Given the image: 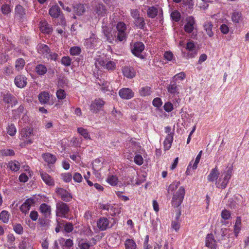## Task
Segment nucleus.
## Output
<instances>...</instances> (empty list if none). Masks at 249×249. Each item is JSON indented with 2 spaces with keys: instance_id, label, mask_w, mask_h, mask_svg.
<instances>
[{
  "instance_id": "4c0bfd02",
  "label": "nucleus",
  "mask_w": 249,
  "mask_h": 249,
  "mask_svg": "<svg viewBox=\"0 0 249 249\" xmlns=\"http://www.w3.org/2000/svg\"><path fill=\"white\" fill-rule=\"evenodd\" d=\"M35 71L37 74L43 75L47 72V69L43 64H38L36 67Z\"/></svg>"
},
{
  "instance_id": "7ed1b4c3",
  "label": "nucleus",
  "mask_w": 249,
  "mask_h": 249,
  "mask_svg": "<svg viewBox=\"0 0 249 249\" xmlns=\"http://www.w3.org/2000/svg\"><path fill=\"white\" fill-rule=\"evenodd\" d=\"M186 23L184 26V30L186 33L190 34V36L195 38L197 36L196 25L194 18L190 16L186 19Z\"/></svg>"
},
{
  "instance_id": "4d7b16f0",
  "label": "nucleus",
  "mask_w": 249,
  "mask_h": 249,
  "mask_svg": "<svg viewBox=\"0 0 249 249\" xmlns=\"http://www.w3.org/2000/svg\"><path fill=\"white\" fill-rule=\"evenodd\" d=\"M13 230L15 232L18 234H21L23 232V227L19 224L14 225L13 226Z\"/></svg>"
},
{
  "instance_id": "052dcab7",
  "label": "nucleus",
  "mask_w": 249,
  "mask_h": 249,
  "mask_svg": "<svg viewBox=\"0 0 249 249\" xmlns=\"http://www.w3.org/2000/svg\"><path fill=\"white\" fill-rule=\"evenodd\" d=\"M129 145V147L130 146H132V149H130V150H132V152H136V150L134 149V148L136 147H140L139 145V143L135 142L134 140L133 139H131L128 143H127V145Z\"/></svg>"
},
{
  "instance_id": "39448f33",
  "label": "nucleus",
  "mask_w": 249,
  "mask_h": 249,
  "mask_svg": "<svg viewBox=\"0 0 249 249\" xmlns=\"http://www.w3.org/2000/svg\"><path fill=\"white\" fill-rule=\"evenodd\" d=\"M185 195V189L183 187H180L174 193L171 204L172 206L177 208L182 203Z\"/></svg>"
},
{
  "instance_id": "e2e57ef3",
  "label": "nucleus",
  "mask_w": 249,
  "mask_h": 249,
  "mask_svg": "<svg viewBox=\"0 0 249 249\" xmlns=\"http://www.w3.org/2000/svg\"><path fill=\"white\" fill-rule=\"evenodd\" d=\"M202 153V151H200L199 152V153L198 154V155H197V156L196 158L195 161L192 166L193 169L195 170L196 169V168L197 167V164L199 163L200 159L201 158Z\"/></svg>"
},
{
  "instance_id": "b1692460",
  "label": "nucleus",
  "mask_w": 249,
  "mask_h": 249,
  "mask_svg": "<svg viewBox=\"0 0 249 249\" xmlns=\"http://www.w3.org/2000/svg\"><path fill=\"white\" fill-rule=\"evenodd\" d=\"M231 20L235 24L242 22L243 17L241 12L234 11L231 14Z\"/></svg>"
},
{
  "instance_id": "0e129e2a",
  "label": "nucleus",
  "mask_w": 249,
  "mask_h": 249,
  "mask_svg": "<svg viewBox=\"0 0 249 249\" xmlns=\"http://www.w3.org/2000/svg\"><path fill=\"white\" fill-rule=\"evenodd\" d=\"M56 96L58 99L62 100L65 98L66 94L64 90L60 89L56 92Z\"/></svg>"
},
{
  "instance_id": "9b49d317",
  "label": "nucleus",
  "mask_w": 249,
  "mask_h": 249,
  "mask_svg": "<svg viewBox=\"0 0 249 249\" xmlns=\"http://www.w3.org/2000/svg\"><path fill=\"white\" fill-rule=\"evenodd\" d=\"M100 44V41L96 36L92 34L90 37L85 40L84 44L88 48L93 49L97 47Z\"/></svg>"
},
{
  "instance_id": "680f3d73",
  "label": "nucleus",
  "mask_w": 249,
  "mask_h": 249,
  "mask_svg": "<svg viewBox=\"0 0 249 249\" xmlns=\"http://www.w3.org/2000/svg\"><path fill=\"white\" fill-rule=\"evenodd\" d=\"M1 154L3 156H11L15 154L14 151L12 149H4L1 151Z\"/></svg>"
},
{
  "instance_id": "7c9ffc66",
  "label": "nucleus",
  "mask_w": 249,
  "mask_h": 249,
  "mask_svg": "<svg viewBox=\"0 0 249 249\" xmlns=\"http://www.w3.org/2000/svg\"><path fill=\"white\" fill-rule=\"evenodd\" d=\"M50 15L53 18L58 17L61 13V10L57 5L53 6L49 11Z\"/></svg>"
},
{
  "instance_id": "69168bd1",
  "label": "nucleus",
  "mask_w": 249,
  "mask_h": 249,
  "mask_svg": "<svg viewBox=\"0 0 249 249\" xmlns=\"http://www.w3.org/2000/svg\"><path fill=\"white\" fill-rule=\"evenodd\" d=\"M130 15L134 20L141 17L140 12L137 9H131Z\"/></svg>"
},
{
  "instance_id": "8fccbe9b",
  "label": "nucleus",
  "mask_w": 249,
  "mask_h": 249,
  "mask_svg": "<svg viewBox=\"0 0 249 249\" xmlns=\"http://www.w3.org/2000/svg\"><path fill=\"white\" fill-rule=\"evenodd\" d=\"M7 132L11 136L15 135L17 132V129L14 124H10L7 126Z\"/></svg>"
},
{
  "instance_id": "3c124183",
  "label": "nucleus",
  "mask_w": 249,
  "mask_h": 249,
  "mask_svg": "<svg viewBox=\"0 0 249 249\" xmlns=\"http://www.w3.org/2000/svg\"><path fill=\"white\" fill-rule=\"evenodd\" d=\"M107 182L112 186L117 185L118 178L115 176H109L107 178Z\"/></svg>"
},
{
  "instance_id": "aec40b11",
  "label": "nucleus",
  "mask_w": 249,
  "mask_h": 249,
  "mask_svg": "<svg viewBox=\"0 0 249 249\" xmlns=\"http://www.w3.org/2000/svg\"><path fill=\"white\" fill-rule=\"evenodd\" d=\"M14 82L18 88H23L27 85V78L23 75H18L15 77Z\"/></svg>"
},
{
  "instance_id": "774afa93",
  "label": "nucleus",
  "mask_w": 249,
  "mask_h": 249,
  "mask_svg": "<svg viewBox=\"0 0 249 249\" xmlns=\"http://www.w3.org/2000/svg\"><path fill=\"white\" fill-rule=\"evenodd\" d=\"M171 17L174 20L178 21L180 19V15L178 12L175 11L172 12L171 14Z\"/></svg>"
},
{
  "instance_id": "6ab92c4d",
  "label": "nucleus",
  "mask_w": 249,
  "mask_h": 249,
  "mask_svg": "<svg viewBox=\"0 0 249 249\" xmlns=\"http://www.w3.org/2000/svg\"><path fill=\"white\" fill-rule=\"evenodd\" d=\"M92 242H87L85 239H80L78 241V246L80 249H89L92 245L96 244V241L94 238L91 239Z\"/></svg>"
},
{
  "instance_id": "2eb2a0df",
  "label": "nucleus",
  "mask_w": 249,
  "mask_h": 249,
  "mask_svg": "<svg viewBox=\"0 0 249 249\" xmlns=\"http://www.w3.org/2000/svg\"><path fill=\"white\" fill-rule=\"evenodd\" d=\"M119 95L123 99L129 100L134 96V92L129 88H123L119 91Z\"/></svg>"
},
{
  "instance_id": "f704fd0d",
  "label": "nucleus",
  "mask_w": 249,
  "mask_h": 249,
  "mask_svg": "<svg viewBox=\"0 0 249 249\" xmlns=\"http://www.w3.org/2000/svg\"><path fill=\"white\" fill-rule=\"evenodd\" d=\"M50 99V95L48 92L43 91L38 95V100L41 104H46Z\"/></svg>"
},
{
  "instance_id": "13d9d810",
  "label": "nucleus",
  "mask_w": 249,
  "mask_h": 249,
  "mask_svg": "<svg viewBox=\"0 0 249 249\" xmlns=\"http://www.w3.org/2000/svg\"><path fill=\"white\" fill-rule=\"evenodd\" d=\"M61 63L65 66H69L71 63V59L69 56H64L61 60Z\"/></svg>"
},
{
  "instance_id": "a211bd4d",
  "label": "nucleus",
  "mask_w": 249,
  "mask_h": 249,
  "mask_svg": "<svg viewBox=\"0 0 249 249\" xmlns=\"http://www.w3.org/2000/svg\"><path fill=\"white\" fill-rule=\"evenodd\" d=\"M39 29L42 33L46 34H50L53 31L52 26L49 25L45 19L40 21Z\"/></svg>"
},
{
  "instance_id": "f8f14e48",
  "label": "nucleus",
  "mask_w": 249,
  "mask_h": 249,
  "mask_svg": "<svg viewBox=\"0 0 249 249\" xmlns=\"http://www.w3.org/2000/svg\"><path fill=\"white\" fill-rule=\"evenodd\" d=\"M185 48L188 52V58H193L196 55L197 53L196 46L193 41H188L186 44Z\"/></svg>"
},
{
  "instance_id": "de8ad7c7",
  "label": "nucleus",
  "mask_w": 249,
  "mask_h": 249,
  "mask_svg": "<svg viewBox=\"0 0 249 249\" xmlns=\"http://www.w3.org/2000/svg\"><path fill=\"white\" fill-rule=\"evenodd\" d=\"M78 132L82 135L85 139H90V136L87 129L83 127H79L77 128Z\"/></svg>"
},
{
  "instance_id": "58836bf2",
  "label": "nucleus",
  "mask_w": 249,
  "mask_h": 249,
  "mask_svg": "<svg viewBox=\"0 0 249 249\" xmlns=\"http://www.w3.org/2000/svg\"><path fill=\"white\" fill-rule=\"evenodd\" d=\"M158 13V9L154 6L148 7L147 15L149 18H154Z\"/></svg>"
},
{
  "instance_id": "393cba45",
  "label": "nucleus",
  "mask_w": 249,
  "mask_h": 249,
  "mask_svg": "<svg viewBox=\"0 0 249 249\" xmlns=\"http://www.w3.org/2000/svg\"><path fill=\"white\" fill-rule=\"evenodd\" d=\"M34 203V200L32 199H27L20 207V211L26 213L29 211L31 206Z\"/></svg>"
},
{
  "instance_id": "20e7f679",
  "label": "nucleus",
  "mask_w": 249,
  "mask_h": 249,
  "mask_svg": "<svg viewBox=\"0 0 249 249\" xmlns=\"http://www.w3.org/2000/svg\"><path fill=\"white\" fill-rule=\"evenodd\" d=\"M37 50L38 53L42 55L44 57L54 61L57 59L58 54L51 52L50 49L46 45L43 44H38L37 46Z\"/></svg>"
},
{
  "instance_id": "ddd939ff",
  "label": "nucleus",
  "mask_w": 249,
  "mask_h": 249,
  "mask_svg": "<svg viewBox=\"0 0 249 249\" xmlns=\"http://www.w3.org/2000/svg\"><path fill=\"white\" fill-rule=\"evenodd\" d=\"M144 44L141 42H137L134 43L131 48V51L133 54L135 56L140 57L142 58L143 57L141 54V53L144 50Z\"/></svg>"
},
{
  "instance_id": "79ce46f5",
  "label": "nucleus",
  "mask_w": 249,
  "mask_h": 249,
  "mask_svg": "<svg viewBox=\"0 0 249 249\" xmlns=\"http://www.w3.org/2000/svg\"><path fill=\"white\" fill-rule=\"evenodd\" d=\"M8 167L11 170L16 172L18 171L20 168V164L19 162L16 160L11 161L8 164Z\"/></svg>"
},
{
  "instance_id": "338daca9",
  "label": "nucleus",
  "mask_w": 249,
  "mask_h": 249,
  "mask_svg": "<svg viewBox=\"0 0 249 249\" xmlns=\"http://www.w3.org/2000/svg\"><path fill=\"white\" fill-rule=\"evenodd\" d=\"M219 29L221 32L225 35L228 34L230 31L229 26L225 24H222L219 27Z\"/></svg>"
},
{
  "instance_id": "37998d69",
  "label": "nucleus",
  "mask_w": 249,
  "mask_h": 249,
  "mask_svg": "<svg viewBox=\"0 0 249 249\" xmlns=\"http://www.w3.org/2000/svg\"><path fill=\"white\" fill-rule=\"evenodd\" d=\"M9 217L10 214L7 211H2L0 213V220L4 223L8 222Z\"/></svg>"
},
{
  "instance_id": "bb28decb",
  "label": "nucleus",
  "mask_w": 249,
  "mask_h": 249,
  "mask_svg": "<svg viewBox=\"0 0 249 249\" xmlns=\"http://www.w3.org/2000/svg\"><path fill=\"white\" fill-rule=\"evenodd\" d=\"M25 16V9L20 5H17L15 8V17L19 19H21L24 18Z\"/></svg>"
},
{
  "instance_id": "4be33fe9",
  "label": "nucleus",
  "mask_w": 249,
  "mask_h": 249,
  "mask_svg": "<svg viewBox=\"0 0 249 249\" xmlns=\"http://www.w3.org/2000/svg\"><path fill=\"white\" fill-rule=\"evenodd\" d=\"M39 211L45 217L50 218L51 208L49 205L45 203L41 204L39 207Z\"/></svg>"
},
{
  "instance_id": "ea45409f",
  "label": "nucleus",
  "mask_w": 249,
  "mask_h": 249,
  "mask_svg": "<svg viewBox=\"0 0 249 249\" xmlns=\"http://www.w3.org/2000/svg\"><path fill=\"white\" fill-rule=\"evenodd\" d=\"M12 6L9 4L4 3L1 6L0 10L4 15L10 14L12 10Z\"/></svg>"
},
{
  "instance_id": "f257e3e1",
  "label": "nucleus",
  "mask_w": 249,
  "mask_h": 249,
  "mask_svg": "<svg viewBox=\"0 0 249 249\" xmlns=\"http://www.w3.org/2000/svg\"><path fill=\"white\" fill-rule=\"evenodd\" d=\"M33 128L29 127L23 128L21 130L19 136V139L23 141L20 143L21 147L33 143L34 139L31 138L33 135Z\"/></svg>"
},
{
  "instance_id": "1a4fd4ad",
  "label": "nucleus",
  "mask_w": 249,
  "mask_h": 249,
  "mask_svg": "<svg viewBox=\"0 0 249 249\" xmlns=\"http://www.w3.org/2000/svg\"><path fill=\"white\" fill-rule=\"evenodd\" d=\"M69 211V208L66 203L59 202L56 204V213L57 216L66 217Z\"/></svg>"
},
{
  "instance_id": "473e14b6",
  "label": "nucleus",
  "mask_w": 249,
  "mask_h": 249,
  "mask_svg": "<svg viewBox=\"0 0 249 249\" xmlns=\"http://www.w3.org/2000/svg\"><path fill=\"white\" fill-rule=\"evenodd\" d=\"M219 173L217 167L213 169L208 176V179L210 181H213L217 179Z\"/></svg>"
},
{
  "instance_id": "2f4dec72",
  "label": "nucleus",
  "mask_w": 249,
  "mask_h": 249,
  "mask_svg": "<svg viewBox=\"0 0 249 249\" xmlns=\"http://www.w3.org/2000/svg\"><path fill=\"white\" fill-rule=\"evenodd\" d=\"M179 86L177 85L176 83L170 84L167 87V91L169 93L172 94H178L179 91Z\"/></svg>"
},
{
  "instance_id": "5701e85b",
  "label": "nucleus",
  "mask_w": 249,
  "mask_h": 249,
  "mask_svg": "<svg viewBox=\"0 0 249 249\" xmlns=\"http://www.w3.org/2000/svg\"><path fill=\"white\" fill-rule=\"evenodd\" d=\"M103 209L108 211H110V213L112 212L111 215L112 216L119 214L121 212V208L118 207L115 205H105L103 206Z\"/></svg>"
},
{
  "instance_id": "4468645a",
  "label": "nucleus",
  "mask_w": 249,
  "mask_h": 249,
  "mask_svg": "<svg viewBox=\"0 0 249 249\" xmlns=\"http://www.w3.org/2000/svg\"><path fill=\"white\" fill-rule=\"evenodd\" d=\"M93 5H95L94 12L99 17H104L107 14V9L105 6L99 2L95 1L93 2Z\"/></svg>"
},
{
  "instance_id": "423d86ee",
  "label": "nucleus",
  "mask_w": 249,
  "mask_h": 249,
  "mask_svg": "<svg viewBox=\"0 0 249 249\" xmlns=\"http://www.w3.org/2000/svg\"><path fill=\"white\" fill-rule=\"evenodd\" d=\"M96 67L100 68L102 67L108 70H114L116 68V63L114 61L108 60L107 58L100 57L95 62Z\"/></svg>"
},
{
  "instance_id": "bf43d9fd",
  "label": "nucleus",
  "mask_w": 249,
  "mask_h": 249,
  "mask_svg": "<svg viewBox=\"0 0 249 249\" xmlns=\"http://www.w3.org/2000/svg\"><path fill=\"white\" fill-rule=\"evenodd\" d=\"M163 108L166 112H170L173 110L174 106L172 103L170 102H167L164 104Z\"/></svg>"
},
{
  "instance_id": "5fc2aeb1",
  "label": "nucleus",
  "mask_w": 249,
  "mask_h": 249,
  "mask_svg": "<svg viewBox=\"0 0 249 249\" xmlns=\"http://www.w3.org/2000/svg\"><path fill=\"white\" fill-rule=\"evenodd\" d=\"M70 52L72 55H78L81 53V49L79 47H72L70 49Z\"/></svg>"
},
{
  "instance_id": "49530a36",
  "label": "nucleus",
  "mask_w": 249,
  "mask_h": 249,
  "mask_svg": "<svg viewBox=\"0 0 249 249\" xmlns=\"http://www.w3.org/2000/svg\"><path fill=\"white\" fill-rule=\"evenodd\" d=\"M241 227V219L237 218L235 225L234 226V232L236 236H237L238 234L240 231Z\"/></svg>"
},
{
  "instance_id": "dca6fc26",
  "label": "nucleus",
  "mask_w": 249,
  "mask_h": 249,
  "mask_svg": "<svg viewBox=\"0 0 249 249\" xmlns=\"http://www.w3.org/2000/svg\"><path fill=\"white\" fill-rule=\"evenodd\" d=\"M55 192L61 197V199L65 201H69L72 198L71 194L64 189L57 188Z\"/></svg>"
},
{
  "instance_id": "c85d7f7f",
  "label": "nucleus",
  "mask_w": 249,
  "mask_h": 249,
  "mask_svg": "<svg viewBox=\"0 0 249 249\" xmlns=\"http://www.w3.org/2000/svg\"><path fill=\"white\" fill-rule=\"evenodd\" d=\"M173 136L174 134H168L166 136L163 142L164 150H168L170 148L173 141Z\"/></svg>"
},
{
  "instance_id": "412c9836",
  "label": "nucleus",
  "mask_w": 249,
  "mask_h": 249,
  "mask_svg": "<svg viewBox=\"0 0 249 249\" xmlns=\"http://www.w3.org/2000/svg\"><path fill=\"white\" fill-rule=\"evenodd\" d=\"M122 72L123 75L127 78H132L136 75L134 69L129 66H124L123 68Z\"/></svg>"
},
{
  "instance_id": "09e8293b",
  "label": "nucleus",
  "mask_w": 249,
  "mask_h": 249,
  "mask_svg": "<svg viewBox=\"0 0 249 249\" xmlns=\"http://www.w3.org/2000/svg\"><path fill=\"white\" fill-rule=\"evenodd\" d=\"M151 93V88L149 87H144L140 89V94L142 96H148Z\"/></svg>"
},
{
  "instance_id": "c9c22d12",
  "label": "nucleus",
  "mask_w": 249,
  "mask_h": 249,
  "mask_svg": "<svg viewBox=\"0 0 249 249\" xmlns=\"http://www.w3.org/2000/svg\"><path fill=\"white\" fill-rule=\"evenodd\" d=\"M44 160L48 163L53 164L56 161V158L53 155L50 153H46L42 155Z\"/></svg>"
},
{
  "instance_id": "e433bc0d",
  "label": "nucleus",
  "mask_w": 249,
  "mask_h": 249,
  "mask_svg": "<svg viewBox=\"0 0 249 249\" xmlns=\"http://www.w3.org/2000/svg\"><path fill=\"white\" fill-rule=\"evenodd\" d=\"M213 25L212 22L207 21L204 25V30L206 31L207 35L212 37L213 36Z\"/></svg>"
},
{
  "instance_id": "c756f323",
  "label": "nucleus",
  "mask_w": 249,
  "mask_h": 249,
  "mask_svg": "<svg viewBox=\"0 0 249 249\" xmlns=\"http://www.w3.org/2000/svg\"><path fill=\"white\" fill-rule=\"evenodd\" d=\"M215 241L213 238V235L212 234H208L206 238V246L209 248H215Z\"/></svg>"
},
{
  "instance_id": "603ef678",
  "label": "nucleus",
  "mask_w": 249,
  "mask_h": 249,
  "mask_svg": "<svg viewBox=\"0 0 249 249\" xmlns=\"http://www.w3.org/2000/svg\"><path fill=\"white\" fill-rule=\"evenodd\" d=\"M180 185V182L178 181H175L171 183L168 187V192H172L176 190Z\"/></svg>"
},
{
  "instance_id": "cd10ccee",
  "label": "nucleus",
  "mask_w": 249,
  "mask_h": 249,
  "mask_svg": "<svg viewBox=\"0 0 249 249\" xmlns=\"http://www.w3.org/2000/svg\"><path fill=\"white\" fill-rule=\"evenodd\" d=\"M3 100L5 104L10 105L12 107L17 103L15 98L10 94L4 95Z\"/></svg>"
},
{
  "instance_id": "f3484780",
  "label": "nucleus",
  "mask_w": 249,
  "mask_h": 249,
  "mask_svg": "<svg viewBox=\"0 0 249 249\" xmlns=\"http://www.w3.org/2000/svg\"><path fill=\"white\" fill-rule=\"evenodd\" d=\"M39 173L42 179L47 185L49 186L54 185V180L50 175L43 171H39Z\"/></svg>"
},
{
  "instance_id": "72a5a7b5",
  "label": "nucleus",
  "mask_w": 249,
  "mask_h": 249,
  "mask_svg": "<svg viewBox=\"0 0 249 249\" xmlns=\"http://www.w3.org/2000/svg\"><path fill=\"white\" fill-rule=\"evenodd\" d=\"M74 12L77 15H82L86 11V8L84 5L82 4H76L73 6Z\"/></svg>"
},
{
  "instance_id": "f03ea898",
  "label": "nucleus",
  "mask_w": 249,
  "mask_h": 249,
  "mask_svg": "<svg viewBox=\"0 0 249 249\" xmlns=\"http://www.w3.org/2000/svg\"><path fill=\"white\" fill-rule=\"evenodd\" d=\"M232 170V167L231 166L222 173L220 178L215 182V185L217 188L224 189L226 187L231 178Z\"/></svg>"
},
{
  "instance_id": "a878e982",
  "label": "nucleus",
  "mask_w": 249,
  "mask_h": 249,
  "mask_svg": "<svg viewBox=\"0 0 249 249\" xmlns=\"http://www.w3.org/2000/svg\"><path fill=\"white\" fill-rule=\"evenodd\" d=\"M97 225L101 231H104L108 227L109 221L106 218H100L97 222Z\"/></svg>"
},
{
  "instance_id": "0eeeda50",
  "label": "nucleus",
  "mask_w": 249,
  "mask_h": 249,
  "mask_svg": "<svg viewBox=\"0 0 249 249\" xmlns=\"http://www.w3.org/2000/svg\"><path fill=\"white\" fill-rule=\"evenodd\" d=\"M117 31L115 32L117 35V40L118 41H123L126 40L127 36L126 25L123 22H119L116 25Z\"/></svg>"
},
{
  "instance_id": "9d476101",
  "label": "nucleus",
  "mask_w": 249,
  "mask_h": 249,
  "mask_svg": "<svg viewBox=\"0 0 249 249\" xmlns=\"http://www.w3.org/2000/svg\"><path fill=\"white\" fill-rule=\"evenodd\" d=\"M102 32L106 38L107 41L111 43L113 41L117 42V35L115 32H112L110 29L106 26H102Z\"/></svg>"
},
{
  "instance_id": "864d4df0",
  "label": "nucleus",
  "mask_w": 249,
  "mask_h": 249,
  "mask_svg": "<svg viewBox=\"0 0 249 249\" xmlns=\"http://www.w3.org/2000/svg\"><path fill=\"white\" fill-rule=\"evenodd\" d=\"M14 70L11 65L5 66L3 68V73L7 76H10L13 74Z\"/></svg>"
},
{
  "instance_id": "a19ab883",
  "label": "nucleus",
  "mask_w": 249,
  "mask_h": 249,
  "mask_svg": "<svg viewBox=\"0 0 249 249\" xmlns=\"http://www.w3.org/2000/svg\"><path fill=\"white\" fill-rule=\"evenodd\" d=\"M134 23L137 28L141 29H143L145 25L144 19L142 17H140L135 19L134 20Z\"/></svg>"
},
{
  "instance_id": "c03bdc74",
  "label": "nucleus",
  "mask_w": 249,
  "mask_h": 249,
  "mask_svg": "<svg viewBox=\"0 0 249 249\" xmlns=\"http://www.w3.org/2000/svg\"><path fill=\"white\" fill-rule=\"evenodd\" d=\"M125 249H136V244L132 239H127L124 243Z\"/></svg>"
},
{
  "instance_id": "a18cd8bd",
  "label": "nucleus",
  "mask_w": 249,
  "mask_h": 249,
  "mask_svg": "<svg viewBox=\"0 0 249 249\" xmlns=\"http://www.w3.org/2000/svg\"><path fill=\"white\" fill-rule=\"evenodd\" d=\"M25 61L22 58H18L16 61L15 63V68L16 69L19 71L22 70L25 66Z\"/></svg>"
},
{
  "instance_id": "6e6552de",
  "label": "nucleus",
  "mask_w": 249,
  "mask_h": 249,
  "mask_svg": "<svg viewBox=\"0 0 249 249\" xmlns=\"http://www.w3.org/2000/svg\"><path fill=\"white\" fill-rule=\"evenodd\" d=\"M105 103V101L103 99H95L91 103L90 110L92 112L97 113L103 109Z\"/></svg>"
},
{
  "instance_id": "6e6d98bb",
  "label": "nucleus",
  "mask_w": 249,
  "mask_h": 249,
  "mask_svg": "<svg viewBox=\"0 0 249 249\" xmlns=\"http://www.w3.org/2000/svg\"><path fill=\"white\" fill-rule=\"evenodd\" d=\"M134 161L136 164L138 165H141L143 163V159L141 155L137 154L134 157Z\"/></svg>"
}]
</instances>
